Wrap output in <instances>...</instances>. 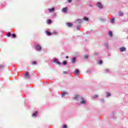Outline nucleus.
Here are the masks:
<instances>
[{"label":"nucleus","mask_w":128,"mask_h":128,"mask_svg":"<svg viewBox=\"0 0 128 128\" xmlns=\"http://www.w3.org/2000/svg\"><path fill=\"white\" fill-rule=\"evenodd\" d=\"M24 77L25 78H26V80H30V74H28V72H25L24 74Z\"/></svg>","instance_id":"1"},{"label":"nucleus","mask_w":128,"mask_h":128,"mask_svg":"<svg viewBox=\"0 0 128 128\" xmlns=\"http://www.w3.org/2000/svg\"><path fill=\"white\" fill-rule=\"evenodd\" d=\"M96 6L100 10H102V3H100V2H98L97 4H96Z\"/></svg>","instance_id":"2"},{"label":"nucleus","mask_w":128,"mask_h":128,"mask_svg":"<svg viewBox=\"0 0 128 128\" xmlns=\"http://www.w3.org/2000/svg\"><path fill=\"white\" fill-rule=\"evenodd\" d=\"M68 8L67 7L64 8L62 9V12L64 14H66L68 12Z\"/></svg>","instance_id":"3"},{"label":"nucleus","mask_w":128,"mask_h":128,"mask_svg":"<svg viewBox=\"0 0 128 128\" xmlns=\"http://www.w3.org/2000/svg\"><path fill=\"white\" fill-rule=\"evenodd\" d=\"M81 102H80V104H86V100L84 99V98H80Z\"/></svg>","instance_id":"4"},{"label":"nucleus","mask_w":128,"mask_h":128,"mask_svg":"<svg viewBox=\"0 0 128 128\" xmlns=\"http://www.w3.org/2000/svg\"><path fill=\"white\" fill-rule=\"evenodd\" d=\"M48 12H54V8H48Z\"/></svg>","instance_id":"5"},{"label":"nucleus","mask_w":128,"mask_h":128,"mask_svg":"<svg viewBox=\"0 0 128 128\" xmlns=\"http://www.w3.org/2000/svg\"><path fill=\"white\" fill-rule=\"evenodd\" d=\"M36 50H38L39 52H40V50H42V46L40 45H37L36 46Z\"/></svg>","instance_id":"6"},{"label":"nucleus","mask_w":128,"mask_h":128,"mask_svg":"<svg viewBox=\"0 0 128 128\" xmlns=\"http://www.w3.org/2000/svg\"><path fill=\"white\" fill-rule=\"evenodd\" d=\"M118 16H124V12H122V11H120L118 12Z\"/></svg>","instance_id":"7"},{"label":"nucleus","mask_w":128,"mask_h":128,"mask_svg":"<svg viewBox=\"0 0 128 128\" xmlns=\"http://www.w3.org/2000/svg\"><path fill=\"white\" fill-rule=\"evenodd\" d=\"M54 62H55L57 64H60V62H58V59H54Z\"/></svg>","instance_id":"8"},{"label":"nucleus","mask_w":128,"mask_h":128,"mask_svg":"<svg viewBox=\"0 0 128 128\" xmlns=\"http://www.w3.org/2000/svg\"><path fill=\"white\" fill-rule=\"evenodd\" d=\"M76 24H82V20L78 19L76 21Z\"/></svg>","instance_id":"9"},{"label":"nucleus","mask_w":128,"mask_h":128,"mask_svg":"<svg viewBox=\"0 0 128 128\" xmlns=\"http://www.w3.org/2000/svg\"><path fill=\"white\" fill-rule=\"evenodd\" d=\"M120 52H126V48L124 47L120 48Z\"/></svg>","instance_id":"10"},{"label":"nucleus","mask_w":128,"mask_h":128,"mask_svg":"<svg viewBox=\"0 0 128 128\" xmlns=\"http://www.w3.org/2000/svg\"><path fill=\"white\" fill-rule=\"evenodd\" d=\"M66 25L69 28H72V23H70V22L66 23Z\"/></svg>","instance_id":"11"},{"label":"nucleus","mask_w":128,"mask_h":128,"mask_svg":"<svg viewBox=\"0 0 128 128\" xmlns=\"http://www.w3.org/2000/svg\"><path fill=\"white\" fill-rule=\"evenodd\" d=\"M79 98H80V96L78 95H76L74 97V100H78Z\"/></svg>","instance_id":"12"},{"label":"nucleus","mask_w":128,"mask_h":128,"mask_svg":"<svg viewBox=\"0 0 128 128\" xmlns=\"http://www.w3.org/2000/svg\"><path fill=\"white\" fill-rule=\"evenodd\" d=\"M76 57H74L72 59V64H74L76 62Z\"/></svg>","instance_id":"13"},{"label":"nucleus","mask_w":128,"mask_h":128,"mask_svg":"<svg viewBox=\"0 0 128 128\" xmlns=\"http://www.w3.org/2000/svg\"><path fill=\"white\" fill-rule=\"evenodd\" d=\"M38 114V111H36V112L32 114V116H36Z\"/></svg>","instance_id":"14"},{"label":"nucleus","mask_w":128,"mask_h":128,"mask_svg":"<svg viewBox=\"0 0 128 128\" xmlns=\"http://www.w3.org/2000/svg\"><path fill=\"white\" fill-rule=\"evenodd\" d=\"M74 74H80V70H75Z\"/></svg>","instance_id":"15"},{"label":"nucleus","mask_w":128,"mask_h":128,"mask_svg":"<svg viewBox=\"0 0 128 128\" xmlns=\"http://www.w3.org/2000/svg\"><path fill=\"white\" fill-rule=\"evenodd\" d=\"M46 34H48V36H52V33H50V32L46 31Z\"/></svg>","instance_id":"16"},{"label":"nucleus","mask_w":128,"mask_h":128,"mask_svg":"<svg viewBox=\"0 0 128 128\" xmlns=\"http://www.w3.org/2000/svg\"><path fill=\"white\" fill-rule=\"evenodd\" d=\"M67 92H63V93L62 94V97L64 98V96H66V94H67Z\"/></svg>","instance_id":"17"},{"label":"nucleus","mask_w":128,"mask_h":128,"mask_svg":"<svg viewBox=\"0 0 128 128\" xmlns=\"http://www.w3.org/2000/svg\"><path fill=\"white\" fill-rule=\"evenodd\" d=\"M38 64V62H36L34 61V62H32V66H34L35 64Z\"/></svg>","instance_id":"18"},{"label":"nucleus","mask_w":128,"mask_h":128,"mask_svg":"<svg viewBox=\"0 0 128 128\" xmlns=\"http://www.w3.org/2000/svg\"><path fill=\"white\" fill-rule=\"evenodd\" d=\"M12 38H16V34H12Z\"/></svg>","instance_id":"19"},{"label":"nucleus","mask_w":128,"mask_h":128,"mask_svg":"<svg viewBox=\"0 0 128 128\" xmlns=\"http://www.w3.org/2000/svg\"><path fill=\"white\" fill-rule=\"evenodd\" d=\"M47 23L48 24H52V20H47Z\"/></svg>","instance_id":"20"},{"label":"nucleus","mask_w":128,"mask_h":128,"mask_svg":"<svg viewBox=\"0 0 128 128\" xmlns=\"http://www.w3.org/2000/svg\"><path fill=\"white\" fill-rule=\"evenodd\" d=\"M110 36H112V32H109Z\"/></svg>","instance_id":"21"},{"label":"nucleus","mask_w":128,"mask_h":128,"mask_svg":"<svg viewBox=\"0 0 128 128\" xmlns=\"http://www.w3.org/2000/svg\"><path fill=\"white\" fill-rule=\"evenodd\" d=\"M83 20H88V18L87 17H85L84 18H83Z\"/></svg>","instance_id":"22"},{"label":"nucleus","mask_w":128,"mask_h":128,"mask_svg":"<svg viewBox=\"0 0 128 128\" xmlns=\"http://www.w3.org/2000/svg\"><path fill=\"white\" fill-rule=\"evenodd\" d=\"M114 18H112L111 20L112 24H114Z\"/></svg>","instance_id":"23"},{"label":"nucleus","mask_w":128,"mask_h":128,"mask_svg":"<svg viewBox=\"0 0 128 128\" xmlns=\"http://www.w3.org/2000/svg\"><path fill=\"white\" fill-rule=\"evenodd\" d=\"M66 64H68V62H66V61H64V62H63V64H64V66H66Z\"/></svg>","instance_id":"24"},{"label":"nucleus","mask_w":128,"mask_h":128,"mask_svg":"<svg viewBox=\"0 0 128 128\" xmlns=\"http://www.w3.org/2000/svg\"><path fill=\"white\" fill-rule=\"evenodd\" d=\"M68 2V4H70V2H72V0H67Z\"/></svg>","instance_id":"25"},{"label":"nucleus","mask_w":128,"mask_h":128,"mask_svg":"<svg viewBox=\"0 0 128 128\" xmlns=\"http://www.w3.org/2000/svg\"><path fill=\"white\" fill-rule=\"evenodd\" d=\"M106 96H110V93H108V92L106 93Z\"/></svg>","instance_id":"26"},{"label":"nucleus","mask_w":128,"mask_h":128,"mask_svg":"<svg viewBox=\"0 0 128 128\" xmlns=\"http://www.w3.org/2000/svg\"><path fill=\"white\" fill-rule=\"evenodd\" d=\"M84 58H86V60H88V55H86V56H84Z\"/></svg>","instance_id":"27"},{"label":"nucleus","mask_w":128,"mask_h":128,"mask_svg":"<svg viewBox=\"0 0 128 128\" xmlns=\"http://www.w3.org/2000/svg\"><path fill=\"white\" fill-rule=\"evenodd\" d=\"M102 64V60H100V64Z\"/></svg>","instance_id":"28"},{"label":"nucleus","mask_w":128,"mask_h":128,"mask_svg":"<svg viewBox=\"0 0 128 128\" xmlns=\"http://www.w3.org/2000/svg\"><path fill=\"white\" fill-rule=\"evenodd\" d=\"M10 34H11L10 33H8V34H7V36H10Z\"/></svg>","instance_id":"29"},{"label":"nucleus","mask_w":128,"mask_h":128,"mask_svg":"<svg viewBox=\"0 0 128 128\" xmlns=\"http://www.w3.org/2000/svg\"><path fill=\"white\" fill-rule=\"evenodd\" d=\"M63 74H66L67 72L66 71H64Z\"/></svg>","instance_id":"30"},{"label":"nucleus","mask_w":128,"mask_h":128,"mask_svg":"<svg viewBox=\"0 0 128 128\" xmlns=\"http://www.w3.org/2000/svg\"><path fill=\"white\" fill-rule=\"evenodd\" d=\"M67 128L66 125H64L63 126V128Z\"/></svg>","instance_id":"31"},{"label":"nucleus","mask_w":128,"mask_h":128,"mask_svg":"<svg viewBox=\"0 0 128 128\" xmlns=\"http://www.w3.org/2000/svg\"><path fill=\"white\" fill-rule=\"evenodd\" d=\"M94 98H98V95H95L94 96Z\"/></svg>","instance_id":"32"},{"label":"nucleus","mask_w":128,"mask_h":128,"mask_svg":"<svg viewBox=\"0 0 128 128\" xmlns=\"http://www.w3.org/2000/svg\"><path fill=\"white\" fill-rule=\"evenodd\" d=\"M4 68V66H0V68Z\"/></svg>","instance_id":"33"},{"label":"nucleus","mask_w":128,"mask_h":128,"mask_svg":"<svg viewBox=\"0 0 128 128\" xmlns=\"http://www.w3.org/2000/svg\"><path fill=\"white\" fill-rule=\"evenodd\" d=\"M77 30H80V26L77 27Z\"/></svg>","instance_id":"34"},{"label":"nucleus","mask_w":128,"mask_h":128,"mask_svg":"<svg viewBox=\"0 0 128 128\" xmlns=\"http://www.w3.org/2000/svg\"><path fill=\"white\" fill-rule=\"evenodd\" d=\"M68 58V56H66V58Z\"/></svg>","instance_id":"35"},{"label":"nucleus","mask_w":128,"mask_h":128,"mask_svg":"<svg viewBox=\"0 0 128 128\" xmlns=\"http://www.w3.org/2000/svg\"><path fill=\"white\" fill-rule=\"evenodd\" d=\"M90 6H92V5H90Z\"/></svg>","instance_id":"36"}]
</instances>
